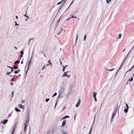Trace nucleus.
<instances>
[{"label": "nucleus", "instance_id": "1", "mask_svg": "<svg viewBox=\"0 0 134 134\" xmlns=\"http://www.w3.org/2000/svg\"><path fill=\"white\" fill-rule=\"evenodd\" d=\"M66 89L61 87H60L59 91V96L62 97V95Z\"/></svg>", "mask_w": 134, "mask_h": 134}, {"label": "nucleus", "instance_id": "2", "mask_svg": "<svg viewBox=\"0 0 134 134\" xmlns=\"http://www.w3.org/2000/svg\"><path fill=\"white\" fill-rule=\"evenodd\" d=\"M67 84L68 83L66 81L63 82L62 83L60 87H63L64 88H65V89H66V86Z\"/></svg>", "mask_w": 134, "mask_h": 134}, {"label": "nucleus", "instance_id": "3", "mask_svg": "<svg viewBox=\"0 0 134 134\" xmlns=\"http://www.w3.org/2000/svg\"><path fill=\"white\" fill-rule=\"evenodd\" d=\"M33 64L32 61H28V63L27 65V70H29L30 69V67Z\"/></svg>", "mask_w": 134, "mask_h": 134}, {"label": "nucleus", "instance_id": "4", "mask_svg": "<svg viewBox=\"0 0 134 134\" xmlns=\"http://www.w3.org/2000/svg\"><path fill=\"white\" fill-rule=\"evenodd\" d=\"M30 113V110H29L28 111L27 114L26 115V118L27 119L26 120H27L28 121H29Z\"/></svg>", "mask_w": 134, "mask_h": 134}, {"label": "nucleus", "instance_id": "5", "mask_svg": "<svg viewBox=\"0 0 134 134\" xmlns=\"http://www.w3.org/2000/svg\"><path fill=\"white\" fill-rule=\"evenodd\" d=\"M93 97L94 98V101L95 102H96L97 101V99L96 98V96L97 94L95 92H94L93 93Z\"/></svg>", "mask_w": 134, "mask_h": 134}, {"label": "nucleus", "instance_id": "6", "mask_svg": "<svg viewBox=\"0 0 134 134\" xmlns=\"http://www.w3.org/2000/svg\"><path fill=\"white\" fill-rule=\"evenodd\" d=\"M24 106L21 104H19L18 105V107L20 109H25L24 108Z\"/></svg>", "mask_w": 134, "mask_h": 134}, {"label": "nucleus", "instance_id": "7", "mask_svg": "<svg viewBox=\"0 0 134 134\" xmlns=\"http://www.w3.org/2000/svg\"><path fill=\"white\" fill-rule=\"evenodd\" d=\"M8 122V120L5 119L3 121H2L1 122V123H2L3 124H5Z\"/></svg>", "mask_w": 134, "mask_h": 134}, {"label": "nucleus", "instance_id": "8", "mask_svg": "<svg viewBox=\"0 0 134 134\" xmlns=\"http://www.w3.org/2000/svg\"><path fill=\"white\" fill-rule=\"evenodd\" d=\"M116 111L115 112H114L113 114V115L112 116L111 119V121H113V119L114 118L115 116L116 115Z\"/></svg>", "mask_w": 134, "mask_h": 134}, {"label": "nucleus", "instance_id": "9", "mask_svg": "<svg viewBox=\"0 0 134 134\" xmlns=\"http://www.w3.org/2000/svg\"><path fill=\"white\" fill-rule=\"evenodd\" d=\"M66 123V121L65 120H64L62 123L61 126L62 127H64Z\"/></svg>", "mask_w": 134, "mask_h": 134}, {"label": "nucleus", "instance_id": "10", "mask_svg": "<svg viewBox=\"0 0 134 134\" xmlns=\"http://www.w3.org/2000/svg\"><path fill=\"white\" fill-rule=\"evenodd\" d=\"M80 99H79L78 102L76 104V105H75V106L76 107H79V106L80 105Z\"/></svg>", "mask_w": 134, "mask_h": 134}, {"label": "nucleus", "instance_id": "11", "mask_svg": "<svg viewBox=\"0 0 134 134\" xmlns=\"http://www.w3.org/2000/svg\"><path fill=\"white\" fill-rule=\"evenodd\" d=\"M68 72V71H67L66 72H64V73L63 74L62 76V77H65L67 76V73Z\"/></svg>", "mask_w": 134, "mask_h": 134}, {"label": "nucleus", "instance_id": "12", "mask_svg": "<svg viewBox=\"0 0 134 134\" xmlns=\"http://www.w3.org/2000/svg\"><path fill=\"white\" fill-rule=\"evenodd\" d=\"M134 46H133V47L132 48V49L130 51H129V52L127 54V55H126V56L125 58H127V57H128V56L129 55H130V52L132 50V49L133 48V47H134Z\"/></svg>", "mask_w": 134, "mask_h": 134}, {"label": "nucleus", "instance_id": "13", "mask_svg": "<svg viewBox=\"0 0 134 134\" xmlns=\"http://www.w3.org/2000/svg\"><path fill=\"white\" fill-rule=\"evenodd\" d=\"M15 111L17 112H19L20 111H21V110L20 109H19L17 108H15Z\"/></svg>", "mask_w": 134, "mask_h": 134}, {"label": "nucleus", "instance_id": "14", "mask_svg": "<svg viewBox=\"0 0 134 134\" xmlns=\"http://www.w3.org/2000/svg\"><path fill=\"white\" fill-rule=\"evenodd\" d=\"M67 66H68V65H66V66H63V69H62L63 71L64 72V71H65V69L66 68V67Z\"/></svg>", "mask_w": 134, "mask_h": 134}, {"label": "nucleus", "instance_id": "15", "mask_svg": "<svg viewBox=\"0 0 134 134\" xmlns=\"http://www.w3.org/2000/svg\"><path fill=\"white\" fill-rule=\"evenodd\" d=\"M20 60L18 59V60L16 61L14 63V64H16L17 63L19 64Z\"/></svg>", "mask_w": 134, "mask_h": 134}, {"label": "nucleus", "instance_id": "16", "mask_svg": "<svg viewBox=\"0 0 134 134\" xmlns=\"http://www.w3.org/2000/svg\"><path fill=\"white\" fill-rule=\"evenodd\" d=\"M29 121V120H25V122L24 124L28 125Z\"/></svg>", "mask_w": 134, "mask_h": 134}, {"label": "nucleus", "instance_id": "17", "mask_svg": "<svg viewBox=\"0 0 134 134\" xmlns=\"http://www.w3.org/2000/svg\"><path fill=\"white\" fill-rule=\"evenodd\" d=\"M20 53L21 54V55H20V57H23V54H24V52L23 51H20Z\"/></svg>", "mask_w": 134, "mask_h": 134}, {"label": "nucleus", "instance_id": "18", "mask_svg": "<svg viewBox=\"0 0 134 134\" xmlns=\"http://www.w3.org/2000/svg\"><path fill=\"white\" fill-rule=\"evenodd\" d=\"M106 1L108 4H109L111 2V0H106Z\"/></svg>", "mask_w": 134, "mask_h": 134}, {"label": "nucleus", "instance_id": "19", "mask_svg": "<svg viewBox=\"0 0 134 134\" xmlns=\"http://www.w3.org/2000/svg\"><path fill=\"white\" fill-rule=\"evenodd\" d=\"M122 36V34H120L119 35V36L118 37V39H120Z\"/></svg>", "mask_w": 134, "mask_h": 134}, {"label": "nucleus", "instance_id": "20", "mask_svg": "<svg viewBox=\"0 0 134 134\" xmlns=\"http://www.w3.org/2000/svg\"><path fill=\"white\" fill-rule=\"evenodd\" d=\"M20 71V69H18V70L17 71H15V72H14V73L15 74H18V72H19Z\"/></svg>", "mask_w": 134, "mask_h": 134}, {"label": "nucleus", "instance_id": "21", "mask_svg": "<svg viewBox=\"0 0 134 134\" xmlns=\"http://www.w3.org/2000/svg\"><path fill=\"white\" fill-rule=\"evenodd\" d=\"M114 69H115L114 68H113V69H106L107 70H108V71H113V70Z\"/></svg>", "mask_w": 134, "mask_h": 134}, {"label": "nucleus", "instance_id": "22", "mask_svg": "<svg viewBox=\"0 0 134 134\" xmlns=\"http://www.w3.org/2000/svg\"><path fill=\"white\" fill-rule=\"evenodd\" d=\"M62 133V134H68V132L66 131H63Z\"/></svg>", "mask_w": 134, "mask_h": 134}, {"label": "nucleus", "instance_id": "23", "mask_svg": "<svg viewBox=\"0 0 134 134\" xmlns=\"http://www.w3.org/2000/svg\"><path fill=\"white\" fill-rule=\"evenodd\" d=\"M124 110L125 113H127L128 111V109L127 108L126 109H124Z\"/></svg>", "mask_w": 134, "mask_h": 134}, {"label": "nucleus", "instance_id": "24", "mask_svg": "<svg viewBox=\"0 0 134 134\" xmlns=\"http://www.w3.org/2000/svg\"><path fill=\"white\" fill-rule=\"evenodd\" d=\"M123 64H122L120 66V67L119 68V69H118V70H120L121 69V68H122V65H123Z\"/></svg>", "mask_w": 134, "mask_h": 134}, {"label": "nucleus", "instance_id": "25", "mask_svg": "<svg viewBox=\"0 0 134 134\" xmlns=\"http://www.w3.org/2000/svg\"><path fill=\"white\" fill-rule=\"evenodd\" d=\"M57 95V93H54L53 95L52 96V97H54V96H56V95Z\"/></svg>", "mask_w": 134, "mask_h": 134}, {"label": "nucleus", "instance_id": "26", "mask_svg": "<svg viewBox=\"0 0 134 134\" xmlns=\"http://www.w3.org/2000/svg\"><path fill=\"white\" fill-rule=\"evenodd\" d=\"M50 133L52 134L54 133L55 132L53 130H52V132H51L50 131Z\"/></svg>", "mask_w": 134, "mask_h": 134}, {"label": "nucleus", "instance_id": "27", "mask_svg": "<svg viewBox=\"0 0 134 134\" xmlns=\"http://www.w3.org/2000/svg\"><path fill=\"white\" fill-rule=\"evenodd\" d=\"M77 37H78V35L77 34H76V41H75V43H76L77 42Z\"/></svg>", "mask_w": 134, "mask_h": 134}, {"label": "nucleus", "instance_id": "28", "mask_svg": "<svg viewBox=\"0 0 134 134\" xmlns=\"http://www.w3.org/2000/svg\"><path fill=\"white\" fill-rule=\"evenodd\" d=\"M26 127L24 126V132H26Z\"/></svg>", "mask_w": 134, "mask_h": 134}, {"label": "nucleus", "instance_id": "29", "mask_svg": "<svg viewBox=\"0 0 134 134\" xmlns=\"http://www.w3.org/2000/svg\"><path fill=\"white\" fill-rule=\"evenodd\" d=\"M49 100V98H47L45 100V101L46 102H47Z\"/></svg>", "mask_w": 134, "mask_h": 134}, {"label": "nucleus", "instance_id": "30", "mask_svg": "<svg viewBox=\"0 0 134 134\" xmlns=\"http://www.w3.org/2000/svg\"><path fill=\"white\" fill-rule=\"evenodd\" d=\"M25 101L24 100H22L21 101V103L23 104L24 102Z\"/></svg>", "mask_w": 134, "mask_h": 134}, {"label": "nucleus", "instance_id": "31", "mask_svg": "<svg viewBox=\"0 0 134 134\" xmlns=\"http://www.w3.org/2000/svg\"><path fill=\"white\" fill-rule=\"evenodd\" d=\"M32 56L31 58H30L29 60V61H32Z\"/></svg>", "mask_w": 134, "mask_h": 134}, {"label": "nucleus", "instance_id": "32", "mask_svg": "<svg viewBox=\"0 0 134 134\" xmlns=\"http://www.w3.org/2000/svg\"><path fill=\"white\" fill-rule=\"evenodd\" d=\"M14 69H18V66H14Z\"/></svg>", "mask_w": 134, "mask_h": 134}, {"label": "nucleus", "instance_id": "33", "mask_svg": "<svg viewBox=\"0 0 134 134\" xmlns=\"http://www.w3.org/2000/svg\"><path fill=\"white\" fill-rule=\"evenodd\" d=\"M10 68L11 69V71L10 72V73H11L13 71V68L12 67H10Z\"/></svg>", "mask_w": 134, "mask_h": 134}, {"label": "nucleus", "instance_id": "34", "mask_svg": "<svg viewBox=\"0 0 134 134\" xmlns=\"http://www.w3.org/2000/svg\"><path fill=\"white\" fill-rule=\"evenodd\" d=\"M86 38V35H85L84 36V41H85Z\"/></svg>", "mask_w": 134, "mask_h": 134}, {"label": "nucleus", "instance_id": "35", "mask_svg": "<svg viewBox=\"0 0 134 134\" xmlns=\"http://www.w3.org/2000/svg\"><path fill=\"white\" fill-rule=\"evenodd\" d=\"M126 58H125V59L123 61L122 64H124V63L125 60H126Z\"/></svg>", "mask_w": 134, "mask_h": 134}, {"label": "nucleus", "instance_id": "36", "mask_svg": "<svg viewBox=\"0 0 134 134\" xmlns=\"http://www.w3.org/2000/svg\"><path fill=\"white\" fill-rule=\"evenodd\" d=\"M65 118V119L66 118H69V116L68 115L65 116H64Z\"/></svg>", "mask_w": 134, "mask_h": 134}, {"label": "nucleus", "instance_id": "37", "mask_svg": "<svg viewBox=\"0 0 134 134\" xmlns=\"http://www.w3.org/2000/svg\"><path fill=\"white\" fill-rule=\"evenodd\" d=\"M92 127H91V129H90V130L89 131V133H88V134H91V130H92Z\"/></svg>", "mask_w": 134, "mask_h": 134}, {"label": "nucleus", "instance_id": "38", "mask_svg": "<svg viewBox=\"0 0 134 134\" xmlns=\"http://www.w3.org/2000/svg\"><path fill=\"white\" fill-rule=\"evenodd\" d=\"M133 80V78L132 77L130 80L129 79V80H130V81H132Z\"/></svg>", "mask_w": 134, "mask_h": 134}, {"label": "nucleus", "instance_id": "39", "mask_svg": "<svg viewBox=\"0 0 134 134\" xmlns=\"http://www.w3.org/2000/svg\"><path fill=\"white\" fill-rule=\"evenodd\" d=\"M65 107H63L62 109V111H63L65 109Z\"/></svg>", "mask_w": 134, "mask_h": 134}, {"label": "nucleus", "instance_id": "40", "mask_svg": "<svg viewBox=\"0 0 134 134\" xmlns=\"http://www.w3.org/2000/svg\"><path fill=\"white\" fill-rule=\"evenodd\" d=\"M76 18V17H74V16H73V15H72L71 16V17H70V19L72 18Z\"/></svg>", "mask_w": 134, "mask_h": 134}, {"label": "nucleus", "instance_id": "41", "mask_svg": "<svg viewBox=\"0 0 134 134\" xmlns=\"http://www.w3.org/2000/svg\"><path fill=\"white\" fill-rule=\"evenodd\" d=\"M24 16H25L26 17H27V19H28L29 18V16L26 15V14H25V15H24Z\"/></svg>", "mask_w": 134, "mask_h": 134}, {"label": "nucleus", "instance_id": "42", "mask_svg": "<svg viewBox=\"0 0 134 134\" xmlns=\"http://www.w3.org/2000/svg\"><path fill=\"white\" fill-rule=\"evenodd\" d=\"M15 25L16 26H18L19 25L18 24H17V23H16V21H15Z\"/></svg>", "mask_w": 134, "mask_h": 134}, {"label": "nucleus", "instance_id": "43", "mask_svg": "<svg viewBox=\"0 0 134 134\" xmlns=\"http://www.w3.org/2000/svg\"><path fill=\"white\" fill-rule=\"evenodd\" d=\"M119 70H118H118H117L116 74H115V75H116L118 74V72H119Z\"/></svg>", "mask_w": 134, "mask_h": 134}, {"label": "nucleus", "instance_id": "44", "mask_svg": "<svg viewBox=\"0 0 134 134\" xmlns=\"http://www.w3.org/2000/svg\"><path fill=\"white\" fill-rule=\"evenodd\" d=\"M10 72H7L6 74L7 75H9V74H10Z\"/></svg>", "mask_w": 134, "mask_h": 134}, {"label": "nucleus", "instance_id": "45", "mask_svg": "<svg viewBox=\"0 0 134 134\" xmlns=\"http://www.w3.org/2000/svg\"><path fill=\"white\" fill-rule=\"evenodd\" d=\"M126 106L127 107V108L129 109V106L128 105V104H126Z\"/></svg>", "mask_w": 134, "mask_h": 134}, {"label": "nucleus", "instance_id": "46", "mask_svg": "<svg viewBox=\"0 0 134 134\" xmlns=\"http://www.w3.org/2000/svg\"><path fill=\"white\" fill-rule=\"evenodd\" d=\"M29 70H27H27L26 71V75H27V72Z\"/></svg>", "mask_w": 134, "mask_h": 134}, {"label": "nucleus", "instance_id": "47", "mask_svg": "<svg viewBox=\"0 0 134 134\" xmlns=\"http://www.w3.org/2000/svg\"><path fill=\"white\" fill-rule=\"evenodd\" d=\"M30 40H29V41L28 42V45H29V44H30Z\"/></svg>", "mask_w": 134, "mask_h": 134}, {"label": "nucleus", "instance_id": "48", "mask_svg": "<svg viewBox=\"0 0 134 134\" xmlns=\"http://www.w3.org/2000/svg\"><path fill=\"white\" fill-rule=\"evenodd\" d=\"M34 38H30L29 40H30L31 41V40H32L34 39Z\"/></svg>", "mask_w": 134, "mask_h": 134}, {"label": "nucleus", "instance_id": "49", "mask_svg": "<svg viewBox=\"0 0 134 134\" xmlns=\"http://www.w3.org/2000/svg\"><path fill=\"white\" fill-rule=\"evenodd\" d=\"M11 116V115L10 114H9V115H8V117L9 118V117H10V116Z\"/></svg>", "mask_w": 134, "mask_h": 134}, {"label": "nucleus", "instance_id": "50", "mask_svg": "<svg viewBox=\"0 0 134 134\" xmlns=\"http://www.w3.org/2000/svg\"><path fill=\"white\" fill-rule=\"evenodd\" d=\"M48 63H49V64H51V62H50V60H49L48 61Z\"/></svg>", "mask_w": 134, "mask_h": 134}, {"label": "nucleus", "instance_id": "51", "mask_svg": "<svg viewBox=\"0 0 134 134\" xmlns=\"http://www.w3.org/2000/svg\"><path fill=\"white\" fill-rule=\"evenodd\" d=\"M45 66L44 65L43 66V68L42 69V70H43V69L44 68H45Z\"/></svg>", "mask_w": 134, "mask_h": 134}, {"label": "nucleus", "instance_id": "52", "mask_svg": "<svg viewBox=\"0 0 134 134\" xmlns=\"http://www.w3.org/2000/svg\"><path fill=\"white\" fill-rule=\"evenodd\" d=\"M70 17H69L68 19H66V20H70Z\"/></svg>", "mask_w": 134, "mask_h": 134}, {"label": "nucleus", "instance_id": "53", "mask_svg": "<svg viewBox=\"0 0 134 134\" xmlns=\"http://www.w3.org/2000/svg\"><path fill=\"white\" fill-rule=\"evenodd\" d=\"M63 30V29L61 28L60 29V32L62 31Z\"/></svg>", "mask_w": 134, "mask_h": 134}, {"label": "nucleus", "instance_id": "54", "mask_svg": "<svg viewBox=\"0 0 134 134\" xmlns=\"http://www.w3.org/2000/svg\"><path fill=\"white\" fill-rule=\"evenodd\" d=\"M59 60H60V64H62V62L61 61H60V59H59Z\"/></svg>", "mask_w": 134, "mask_h": 134}, {"label": "nucleus", "instance_id": "55", "mask_svg": "<svg viewBox=\"0 0 134 134\" xmlns=\"http://www.w3.org/2000/svg\"><path fill=\"white\" fill-rule=\"evenodd\" d=\"M10 84L11 85H13V83L12 82H11L10 83Z\"/></svg>", "mask_w": 134, "mask_h": 134}, {"label": "nucleus", "instance_id": "56", "mask_svg": "<svg viewBox=\"0 0 134 134\" xmlns=\"http://www.w3.org/2000/svg\"><path fill=\"white\" fill-rule=\"evenodd\" d=\"M27 125L25 124H24V126L26 127L27 126Z\"/></svg>", "mask_w": 134, "mask_h": 134}, {"label": "nucleus", "instance_id": "57", "mask_svg": "<svg viewBox=\"0 0 134 134\" xmlns=\"http://www.w3.org/2000/svg\"><path fill=\"white\" fill-rule=\"evenodd\" d=\"M67 76L68 77H69L70 76V75H67V76Z\"/></svg>", "mask_w": 134, "mask_h": 134}, {"label": "nucleus", "instance_id": "58", "mask_svg": "<svg viewBox=\"0 0 134 134\" xmlns=\"http://www.w3.org/2000/svg\"><path fill=\"white\" fill-rule=\"evenodd\" d=\"M132 70L131 69V68L128 71H127V72H128V71H131Z\"/></svg>", "mask_w": 134, "mask_h": 134}, {"label": "nucleus", "instance_id": "59", "mask_svg": "<svg viewBox=\"0 0 134 134\" xmlns=\"http://www.w3.org/2000/svg\"><path fill=\"white\" fill-rule=\"evenodd\" d=\"M66 0H65L64 1V2H63V4L65 2V1H66Z\"/></svg>", "mask_w": 134, "mask_h": 134}, {"label": "nucleus", "instance_id": "60", "mask_svg": "<svg viewBox=\"0 0 134 134\" xmlns=\"http://www.w3.org/2000/svg\"><path fill=\"white\" fill-rule=\"evenodd\" d=\"M65 119V117L64 116L63 117L62 119V120H63V119Z\"/></svg>", "mask_w": 134, "mask_h": 134}, {"label": "nucleus", "instance_id": "61", "mask_svg": "<svg viewBox=\"0 0 134 134\" xmlns=\"http://www.w3.org/2000/svg\"><path fill=\"white\" fill-rule=\"evenodd\" d=\"M23 60H22L21 62V64H23Z\"/></svg>", "mask_w": 134, "mask_h": 134}, {"label": "nucleus", "instance_id": "62", "mask_svg": "<svg viewBox=\"0 0 134 134\" xmlns=\"http://www.w3.org/2000/svg\"><path fill=\"white\" fill-rule=\"evenodd\" d=\"M15 17H16V19H18V16H17V15Z\"/></svg>", "mask_w": 134, "mask_h": 134}, {"label": "nucleus", "instance_id": "63", "mask_svg": "<svg viewBox=\"0 0 134 134\" xmlns=\"http://www.w3.org/2000/svg\"><path fill=\"white\" fill-rule=\"evenodd\" d=\"M57 103H56V104H55V107H54V108H55L56 107V105H57Z\"/></svg>", "mask_w": 134, "mask_h": 134}, {"label": "nucleus", "instance_id": "64", "mask_svg": "<svg viewBox=\"0 0 134 134\" xmlns=\"http://www.w3.org/2000/svg\"><path fill=\"white\" fill-rule=\"evenodd\" d=\"M60 32H59L58 33V34L57 35H59L60 34Z\"/></svg>", "mask_w": 134, "mask_h": 134}]
</instances>
